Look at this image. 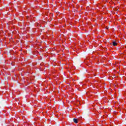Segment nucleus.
<instances>
[{
    "label": "nucleus",
    "instance_id": "nucleus-3",
    "mask_svg": "<svg viewBox=\"0 0 126 126\" xmlns=\"http://www.w3.org/2000/svg\"><path fill=\"white\" fill-rule=\"evenodd\" d=\"M106 29H109V27H106Z\"/></svg>",
    "mask_w": 126,
    "mask_h": 126
},
{
    "label": "nucleus",
    "instance_id": "nucleus-1",
    "mask_svg": "<svg viewBox=\"0 0 126 126\" xmlns=\"http://www.w3.org/2000/svg\"><path fill=\"white\" fill-rule=\"evenodd\" d=\"M73 122L75 123V124H77L78 123V120L75 118L73 119Z\"/></svg>",
    "mask_w": 126,
    "mask_h": 126
},
{
    "label": "nucleus",
    "instance_id": "nucleus-2",
    "mask_svg": "<svg viewBox=\"0 0 126 126\" xmlns=\"http://www.w3.org/2000/svg\"><path fill=\"white\" fill-rule=\"evenodd\" d=\"M113 46H117V45H118V43H117L116 42V41H114V42H113Z\"/></svg>",
    "mask_w": 126,
    "mask_h": 126
}]
</instances>
